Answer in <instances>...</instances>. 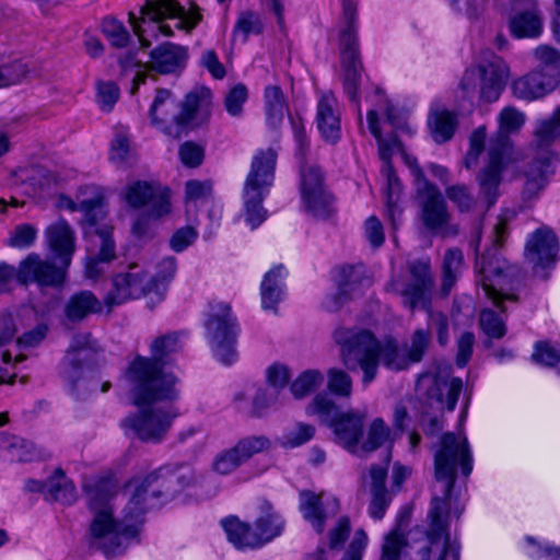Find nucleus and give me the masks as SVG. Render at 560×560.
I'll list each match as a JSON object with an SVG mask.
<instances>
[{"instance_id":"43","label":"nucleus","mask_w":560,"mask_h":560,"mask_svg":"<svg viewBox=\"0 0 560 560\" xmlns=\"http://www.w3.org/2000/svg\"><path fill=\"white\" fill-rule=\"evenodd\" d=\"M265 107L267 122L271 128H277L283 119L287 110L284 95L278 85L267 86L265 90Z\"/></svg>"},{"instance_id":"14","label":"nucleus","mask_w":560,"mask_h":560,"mask_svg":"<svg viewBox=\"0 0 560 560\" xmlns=\"http://www.w3.org/2000/svg\"><path fill=\"white\" fill-rule=\"evenodd\" d=\"M423 185L416 189L415 197L422 224L442 237L456 235L457 228L450 224L452 215L442 192L432 183Z\"/></svg>"},{"instance_id":"63","label":"nucleus","mask_w":560,"mask_h":560,"mask_svg":"<svg viewBox=\"0 0 560 560\" xmlns=\"http://www.w3.org/2000/svg\"><path fill=\"white\" fill-rule=\"evenodd\" d=\"M96 89L97 103L101 109L104 112H110L119 98V88L113 81H100L97 82Z\"/></svg>"},{"instance_id":"33","label":"nucleus","mask_w":560,"mask_h":560,"mask_svg":"<svg viewBox=\"0 0 560 560\" xmlns=\"http://www.w3.org/2000/svg\"><path fill=\"white\" fill-rule=\"evenodd\" d=\"M97 351L96 342L90 332L75 334L66 353L65 361L73 372L81 370L85 362Z\"/></svg>"},{"instance_id":"11","label":"nucleus","mask_w":560,"mask_h":560,"mask_svg":"<svg viewBox=\"0 0 560 560\" xmlns=\"http://www.w3.org/2000/svg\"><path fill=\"white\" fill-rule=\"evenodd\" d=\"M206 337L214 355L223 364H232L237 357L235 349L237 340L236 318L231 314V307L225 303H218L212 307L205 323Z\"/></svg>"},{"instance_id":"53","label":"nucleus","mask_w":560,"mask_h":560,"mask_svg":"<svg viewBox=\"0 0 560 560\" xmlns=\"http://www.w3.org/2000/svg\"><path fill=\"white\" fill-rule=\"evenodd\" d=\"M235 446L244 463H247L254 455L269 450L271 442L265 435H249L241 439Z\"/></svg>"},{"instance_id":"47","label":"nucleus","mask_w":560,"mask_h":560,"mask_svg":"<svg viewBox=\"0 0 560 560\" xmlns=\"http://www.w3.org/2000/svg\"><path fill=\"white\" fill-rule=\"evenodd\" d=\"M390 429L382 418H375L368 430V436L359 443V454H368L383 446L389 439Z\"/></svg>"},{"instance_id":"52","label":"nucleus","mask_w":560,"mask_h":560,"mask_svg":"<svg viewBox=\"0 0 560 560\" xmlns=\"http://www.w3.org/2000/svg\"><path fill=\"white\" fill-rule=\"evenodd\" d=\"M244 463L236 446L223 450L213 459L212 468L220 475H229L235 471Z\"/></svg>"},{"instance_id":"37","label":"nucleus","mask_w":560,"mask_h":560,"mask_svg":"<svg viewBox=\"0 0 560 560\" xmlns=\"http://www.w3.org/2000/svg\"><path fill=\"white\" fill-rule=\"evenodd\" d=\"M320 188H325L323 173L317 166L308 165L301 159V195L303 202L313 205L315 196H323L320 195ZM312 207L320 213L318 208Z\"/></svg>"},{"instance_id":"12","label":"nucleus","mask_w":560,"mask_h":560,"mask_svg":"<svg viewBox=\"0 0 560 560\" xmlns=\"http://www.w3.org/2000/svg\"><path fill=\"white\" fill-rule=\"evenodd\" d=\"M154 402L137 405L141 408L138 412L126 417L121 421V427L130 431L136 438L147 443H160L168 430L174 419L178 416L173 406L152 407Z\"/></svg>"},{"instance_id":"60","label":"nucleus","mask_w":560,"mask_h":560,"mask_svg":"<svg viewBox=\"0 0 560 560\" xmlns=\"http://www.w3.org/2000/svg\"><path fill=\"white\" fill-rule=\"evenodd\" d=\"M212 184L208 180H188L185 185L187 211L196 207L199 200H207L211 197Z\"/></svg>"},{"instance_id":"46","label":"nucleus","mask_w":560,"mask_h":560,"mask_svg":"<svg viewBox=\"0 0 560 560\" xmlns=\"http://www.w3.org/2000/svg\"><path fill=\"white\" fill-rule=\"evenodd\" d=\"M445 195L459 212H472L480 207L479 195L475 197L470 188L465 184L447 186Z\"/></svg>"},{"instance_id":"2","label":"nucleus","mask_w":560,"mask_h":560,"mask_svg":"<svg viewBox=\"0 0 560 560\" xmlns=\"http://www.w3.org/2000/svg\"><path fill=\"white\" fill-rule=\"evenodd\" d=\"M150 348V358L136 357L125 372L131 387L133 405L174 401L178 397L176 377L165 371L168 357L180 349L178 334L160 336Z\"/></svg>"},{"instance_id":"17","label":"nucleus","mask_w":560,"mask_h":560,"mask_svg":"<svg viewBox=\"0 0 560 560\" xmlns=\"http://www.w3.org/2000/svg\"><path fill=\"white\" fill-rule=\"evenodd\" d=\"M508 155V153L498 151L495 148H489L487 162L476 175L480 208L483 211L493 207L501 195L500 186L503 179L502 174L506 167L505 159Z\"/></svg>"},{"instance_id":"48","label":"nucleus","mask_w":560,"mask_h":560,"mask_svg":"<svg viewBox=\"0 0 560 560\" xmlns=\"http://www.w3.org/2000/svg\"><path fill=\"white\" fill-rule=\"evenodd\" d=\"M324 382L323 374L317 370H306L291 384L290 390L294 398L301 399L314 393Z\"/></svg>"},{"instance_id":"35","label":"nucleus","mask_w":560,"mask_h":560,"mask_svg":"<svg viewBox=\"0 0 560 560\" xmlns=\"http://www.w3.org/2000/svg\"><path fill=\"white\" fill-rule=\"evenodd\" d=\"M283 267L279 266L268 271L261 282L260 295L264 310L276 311L277 304L282 300Z\"/></svg>"},{"instance_id":"62","label":"nucleus","mask_w":560,"mask_h":560,"mask_svg":"<svg viewBox=\"0 0 560 560\" xmlns=\"http://www.w3.org/2000/svg\"><path fill=\"white\" fill-rule=\"evenodd\" d=\"M328 388L340 397H349L352 393V380L347 372L330 369L328 371Z\"/></svg>"},{"instance_id":"50","label":"nucleus","mask_w":560,"mask_h":560,"mask_svg":"<svg viewBox=\"0 0 560 560\" xmlns=\"http://www.w3.org/2000/svg\"><path fill=\"white\" fill-rule=\"evenodd\" d=\"M432 137L435 142L442 143L450 140L455 131L456 119L450 112H438L430 119Z\"/></svg>"},{"instance_id":"34","label":"nucleus","mask_w":560,"mask_h":560,"mask_svg":"<svg viewBox=\"0 0 560 560\" xmlns=\"http://www.w3.org/2000/svg\"><path fill=\"white\" fill-rule=\"evenodd\" d=\"M530 8L516 13L510 22L512 34L517 37H537L541 33V19L537 13L534 0H528Z\"/></svg>"},{"instance_id":"25","label":"nucleus","mask_w":560,"mask_h":560,"mask_svg":"<svg viewBox=\"0 0 560 560\" xmlns=\"http://www.w3.org/2000/svg\"><path fill=\"white\" fill-rule=\"evenodd\" d=\"M147 62V69L161 74H170L182 71L188 57L187 48L170 42L153 48Z\"/></svg>"},{"instance_id":"61","label":"nucleus","mask_w":560,"mask_h":560,"mask_svg":"<svg viewBox=\"0 0 560 560\" xmlns=\"http://www.w3.org/2000/svg\"><path fill=\"white\" fill-rule=\"evenodd\" d=\"M37 236V230L34 225L25 223L14 228L11 232L7 244L15 248H28L31 247Z\"/></svg>"},{"instance_id":"56","label":"nucleus","mask_w":560,"mask_h":560,"mask_svg":"<svg viewBox=\"0 0 560 560\" xmlns=\"http://www.w3.org/2000/svg\"><path fill=\"white\" fill-rule=\"evenodd\" d=\"M532 360L537 364L553 368L560 363V347L552 346L548 341H538L534 346Z\"/></svg>"},{"instance_id":"27","label":"nucleus","mask_w":560,"mask_h":560,"mask_svg":"<svg viewBox=\"0 0 560 560\" xmlns=\"http://www.w3.org/2000/svg\"><path fill=\"white\" fill-rule=\"evenodd\" d=\"M45 235L51 252L65 267H69L75 250V237L68 222L58 220L46 229Z\"/></svg>"},{"instance_id":"49","label":"nucleus","mask_w":560,"mask_h":560,"mask_svg":"<svg viewBox=\"0 0 560 560\" xmlns=\"http://www.w3.org/2000/svg\"><path fill=\"white\" fill-rule=\"evenodd\" d=\"M534 56L538 61L536 70L544 71L560 81V52L550 46H539L535 49Z\"/></svg>"},{"instance_id":"42","label":"nucleus","mask_w":560,"mask_h":560,"mask_svg":"<svg viewBox=\"0 0 560 560\" xmlns=\"http://www.w3.org/2000/svg\"><path fill=\"white\" fill-rule=\"evenodd\" d=\"M384 172L387 177V187H386V209H387V218L390 221L394 229L397 226V221L400 219L401 209L398 206L400 194H401V183L392 164H387V168H384Z\"/></svg>"},{"instance_id":"5","label":"nucleus","mask_w":560,"mask_h":560,"mask_svg":"<svg viewBox=\"0 0 560 560\" xmlns=\"http://www.w3.org/2000/svg\"><path fill=\"white\" fill-rule=\"evenodd\" d=\"M410 281L401 290L402 304L412 312L423 308L428 313V331H434L440 346L445 347L450 340V324L447 316L431 310V290L434 285L430 264L425 261H412L409 265Z\"/></svg>"},{"instance_id":"8","label":"nucleus","mask_w":560,"mask_h":560,"mask_svg":"<svg viewBox=\"0 0 560 560\" xmlns=\"http://www.w3.org/2000/svg\"><path fill=\"white\" fill-rule=\"evenodd\" d=\"M277 152L272 148L260 150L253 158L249 173L243 188L245 221L252 230L257 229L266 219L267 210L262 201L275 177Z\"/></svg>"},{"instance_id":"3","label":"nucleus","mask_w":560,"mask_h":560,"mask_svg":"<svg viewBox=\"0 0 560 560\" xmlns=\"http://www.w3.org/2000/svg\"><path fill=\"white\" fill-rule=\"evenodd\" d=\"M506 236V223L499 220L492 230V247L477 258L478 282L485 292V295L492 303L505 312L504 301L517 303L518 295L515 291L518 289L523 273L520 267L511 265L498 252Z\"/></svg>"},{"instance_id":"26","label":"nucleus","mask_w":560,"mask_h":560,"mask_svg":"<svg viewBox=\"0 0 560 560\" xmlns=\"http://www.w3.org/2000/svg\"><path fill=\"white\" fill-rule=\"evenodd\" d=\"M211 104V91L206 86L195 88L179 103L180 109L177 114L179 127L186 130L198 116L206 120L210 115Z\"/></svg>"},{"instance_id":"9","label":"nucleus","mask_w":560,"mask_h":560,"mask_svg":"<svg viewBox=\"0 0 560 560\" xmlns=\"http://www.w3.org/2000/svg\"><path fill=\"white\" fill-rule=\"evenodd\" d=\"M509 67L490 50L481 52L480 62L463 74L459 86L467 97L479 93L488 103L497 101L509 79Z\"/></svg>"},{"instance_id":"20","label":"nucleus","mask_w":560,"mask_h":560,"mask_svg":"<svg viewBox=\"0 0 560 560\" xmlns=\"http://www.w3.org/2000/svg\"><path fill=\"white\" fill-rule=\"evenodd\" d=\"M335 281L337 292L329 295L324 302L325 308L329 312L339 311L345 304L358 296L362 288L369 283L363 265L339 267Z\"/></svg>"},{"instance_id":"57","label":"nucleus","mask_w":560,"mask_h":560,"mask_svg":"<svg viewBox=\"0 0 560 560\" xmlns=\"http://www.w3.org/2000/svg\"><path fill=\"white\" fill-rule=\"evenodd\" d=\"M247 97V88L243 83H238L230 89L224 97V107L228 114L233 117H240Z\"/></svg>"},{"instance_id":"38","label":"nucleus","mask_w":560,"mask_h":560,"mask_svg":"<svg viewBox=\"0 0 560 560\" xmlns=\"http://www.w3.org/2000/svg\"><path fill=\"white\" fill-rule=\"evenodd\" d=\"M300 510L303 517L312 524L317 533L325 528L326 513L323 509L322 498L311 490L300 492Z\"/></svg>"},{"instance_id":"51","label":"nucleus","mask_w":560,"mask_h":560,"mask_svg":"<svg viewBox=\"0 0 560 560\" xmlns=\"http://www.w3.org/2000/svg\"><path fill=\"white\" fill-rule=\"evenodd\" d=\"M102 32L109 43L117 48L126 47L131 38L124 23L114 16L103 19Z\"/></svg>"},{"instance_id":"15","label":"nucleus","mask_w":560,"mask_h":560,"mask_svg":"<svg viewBox=\"0 0 560 560\" xmlns=\"http://www.w3.org/2000/svg\"><path fill=\"white\" fill-rule=\"evenodd\" d=\"M416 386L418 392H423L430 408L453 411L463 389V381L459 377H453L447 382L439 374L422 373L418 376Z\"/></svg>"},{"instance_id":"64","label":"nucleus","mask_w":560,"mask_h":560,"mask_svg":"<svg viewBox=\"0 0 560 560\" xmlns=\"http://www.w3.org/2000/svg\"><path fill=\"white\" fill-rule=\"evenodd\" d=\"M161 218L152 217L150 211H141L133 221L131 232L139 241H147L154 235V225Z\"/></svg>"},{"instance_id":"1","label":"nucleus","mask_w":560,"mask_h":560,"mask_svg":"<svg viewBox=\"0 0 560 560\" xmlns=\"http://www.w3.org/2000/svg\"><path fill=\"white\" fill-rule=\"evenodd\" d=\"M84 491L94 518L90 526L89 545L92 549L103 552L106 557L122 555L132 540L138 541L143 515L128 512L129 501L122 510L120 521L113 518L110 500L114 497V485L110 480L101 479L84 485Z\"/></svg>"},{"instance_id":"18","label":"nucleus","mask_w":560,"mask_h":560,"mask_svg":"<svg viewBox=\"0 0 560 560\" xmlns=\"http://www.w3.org/2000/svg\"><path fill=\"white\" fill-rule=\"evenodd\" d=\"M266 521L268 518H258L256 529L253 530L247 524L231 516L222 520V526L229 541L236 548H257L279 536V523L277 520L273 521V526L270 528L265 526Z\"/></svg>"},{"instance_id":"40","label":"nucleus","mask_w":560,"mask_h":560,"mask_svg":"<svg viewBox=\"0 0 560 560\" xmlns=\"http://www.w3.org/2000/svg\"><path fill=\"white\" fill-rule=\"evenodd\" d=\"M377 361L378 364L382 362L385 368L396 372L408 369L410 364L407 354L400 352L397 341L393 338L380 340Z\"/></svg>"},{"instance_id":"13","label":"nucleus","mask_w":560,"mask_h":560,"mask_svg":"<svg viewBox=\"0 0 560 560\" xmlns=\"http://www.w3.org/2000/svg\"><path fill=\"white\" fill-rule=\"evenodd\" d=\"M153 279L140 265L132 262L121 266L112 276V289L106 293L104 303L108 308L139 299L151 293Z\"/></svg>"},{"instance_id":"6","label":"nucleus","mask_w":560,"mask_h":560,"mask_svg":"<svg viewBox=\"0 0 560 560\" xmlns=\"http://www.w3.org/2000/svg\"><path fill=\"white\" fill-rule=\"evenodd\" d=\"M340 347L342 364L351 372L361 370L362 383L369 385L378 373L377 349L380 340L368 329L340 327L334 331Z\"/></svg>"},{"instance_id":"32","label":"nucleus","mask_w":560,"mask_h":560,"mask_svg":"<svg viewBox=\"0 0 560 560\" xmlns=\"http://www.w3.org/2000/svg\"><path fill=\"white\" fill-rule=\"evenodd\" d=\"M524 124V115L513 107H505L499 116V129L490 139L489 148L510 153V135L518 131Z\"/></svg>"},{"instance_id":"30","label":"nucleus","mask_w":560,"mask_h":560,"mask_svg":"<svg viewBox=\"0 0 560 560\" xmlns=\"http://www.w3.org/2000/svg\"><path fill=\"white\" fill-rule=\"evenodd\" d=\"M357 7L352 0H342V18L346 26L340 32L339 48L341 62H349L360 58L357 30L354 26Z\"/></svg>"},{"instance_id":"36","label":"nucleus","mask_w":560,"mask_h":560,"mask_svg":"<svg viewBox=\"0 0 560 560\" xmlns=\"http://www.w3.org/2000/svg\"><path fill=\"white\" fill-rule=\"evenodd\" d=\"M60 205L62 207H67L71 211H81L84 214V221L88 224L86 234H92L94 229H100L97 226V222L103 217V198L101 196H95L90 199H83L78 203L71 200L70 198H61Z\"/></svg>"},{"instance_id":"29","label":"nucleus","mask_w":560,"mask_h":560,"mask_svg":"<svg viewBox=\"0 0 560 560\" xmlns=\"http://www.w3.org/2000/svg\"><path fill=\"white\" fill-rule=\"evenodd\" d=\"M101 311L102 302L89 290L72 294L63 305L65 320L70 324H79Z\"/></svg>"},{"instance_id":"24","label":"nucleus","mask_w":560,"mask_h":560,"mask_svg":"<svg viewBox=\"0 0 560 560\" xmlns=\"http://www.w3.org/2000/svg\"><path fill=\"white\" fill-rule=\"evenodd\" d=\"M558 253V238L548 228L536 230L527 241L526 255L535 266L547 268L553 265Z\"/></svg>"},{"instance_id":"28","label":"nucleus","mask_w":560,"mask_h":560,"mask_svg":"<svg viewBox=\"0 0 560 560\" xmlns=\"http://www.w3.org/2000/svg\"><path fill=\"white\" fill-rule=\"evenodd\" d=\"M559 80L545 74L541 70H533L523 78L516 80L513 85V93L516 97L523 100H536L553 91Z\"/></svg>"},{"instance_id":"41","label":"nucleus","mask_w":560,"mask_h":560,"mask_svg":"<svg viewBox=\"0 0 560 560\" xmlns=\"http://www.w3.org/2000/svg\"><path fill=\"white\" fill-rule=\"evenodd\" d=\"M464 267V254L459 248H450L445 252L443 258V279H442V293L447 295Z\"/></svg>"},{"instance_id":"59","label":"nucleus","mask_w":560,"mask_h":560,"mask_svg":"<svg viewBox=\"0 0 560 560\" xmlns=\"http://www.w3.org/2000/svg\"><path fill=\"white\" fill-rule=\"evenodd\" d=\"M131 156L129 137L125 131L116 132L110 143V161L118 164H127Z\"/></svg>"},{"instance_id":"44","label":"nucleus","mask_w":560,"mask_h":560,"mask_svg":"<svg viewBox=\"0 0 560 560\" xmlns=\"http://www.w3.org/2000/svg\"><path fill=\"white\" fill-rule=\"evenodd\" d=\"M47 494L62 504H72L77 499L74 485L65 477L61 468L56 469L55 476L48 479Z\"/></svg>"},{"instance_id":"58","label":"nucleus","mask_w":560,"mask_h":560,"mask_svg":"<svg viewBox=\"0 0 560 560\" xmlns=\"http://www.w3.org/2000/svg\"><path fill=\"white\" fill-rule=\"evenodd\" d=\"M480 326L483 332L491 338L500 339L506 331L504 320L492 310H483L480 313Z\"/></svg>"},{"instance_id":"10","label":"nucleus","mask_w":560,"mask_h":560,"mask_svg":"<svg viewBox=\"0 0 560 560\" xmlns=\"http://www.w3.org/2000/svg\"><path fill=\"white\" fill-rule=\"evenodd\" d=\"M560 136V107L544 120L535 132V141L540 151L525 168L523 176V200L532 201L545 188L550 167V153L546 149Z\"/></svg>"},{"instance_id":"19","label":"nucleus","mask_w":560,"mask_h":560,"mask_svg":"<svg viewBox=\"0 0 560 560\" xmlns=\"http://www.w3.org/2000/svg\"><path fill=\"white\" fill-rule=\"evenodd\" d=\"M67 269L61 262L56 266L51 261L43 260L37 254H30L20 262L16 280L23 285L35 282L40 287H58L65 281Z\"/></svg>"},{"instance_id":"16","label":"nucleus","mask_w":560,"mask_h":560,"mask_svg":"<svg viewBox=\"0 0 560 560\" xmlns=\"http://www.w3.org/2000/svg\"><path fill=\"white\" fill-rule=\"evenodd\" d=\"M127 205L136 210L150 211L152 217L162 218L170 213V194L161 185L147 180H135L125 188Z\"/></svg>"},{"instance_id":"23","label":"nucleus","mask_w":560,"mask_h":560,"mask_svg":"<svg viewBox=\"0 0 560 560\" xmlns=\"http://www.w3.org/2000/svg\"><path fill=\"white\" fill-rule=\"evenodd\" d=\"M142 12H154L156 16H171L178 19L176 27L190 32L201 21L199 8L191 3L190 10H186L176 0H147L142 5Z\"/></svg>"},{"instance_id":"45","label":"nucleus","mask_w":560,"mask_h":560,"mask_svg":"<svg viewBox=\"0 0 560 560\" xmlns=\"http://www.w3.org/2000/svg\"><path fill=\"white\" fill-rule=\"evenodd\" d=\"M341 63L343 69V90L349 96L350 101L357 105L359 119L362 120L359 104V85L361 81V72L363 70L361 58Z\"/></svg>"},{"instance_id":"21","label":"nucleus","mask_w":560,"mask_h":560,"mask_svg":"<svg viewBox=\"0 0 560 560\" xmlns=\"http://www.w3.org/2000/svg\"><path fill=\"white\" fill-rule=\"evenodd\" d=\"M96 252H90L85 259L84 272L85 277L91 280H97L105 271L106 266L116 258V244L113 238V228L103 225L94 229L92 234Z\"/></svg>"},{"instance_id":"54","label":"nucleus","mask_w":560,"mask_h":560,"mask_svg":"<svg viewBox=\"0 0 560 560\" xmlns=\"http://www.w3.org/2000/svg\"><path fill=\"white\" fill-rule=\"evenodd\" d=\"M314 434V425L298 422L293 428L288 429L283 433L281 438V444L284 447H298L313 439Z\"/></svg>"},{"instance_id":"22","label":"nucleus","mask_w":560,"mask_h":560,"mask_svg":"<svg viewBox=\"0 0 560 560\" xmlns=\"http://www.w3.org/2000/svg\"><path fill=\"white\" fill-rule=\"evenodd\" d=\"M178 107L179 103L170 90L156 89L149 110L152 125L168 136L179 138L184 129L179 127V120L177 119Z\"/></svg>"},{"instance_id":"31","label":"nucleus","mask_w":560,"mask_h":560,"mask_svg":"<svg viewBox=\"0 0 560 560\" xmlns=\"http://www.w3.org/2000/svg\"><path fill=\"white\" fill-rule=\"evenodd\" d=\"M336 100L324 94L317 105L316 124L322 138L326 142L336 143L340 139V118L336 109Z\"/></svg>"},{"instance_id":"7","label":"nucleus","mask_w":560,"mask_h":560,"mask_svg":"<svg viewBox=\"0 0 560 560\" xmlns=\"http://www.w3.org/2000/svg\"><path fill=\"white\" fill-rule=\"evenodd\" d=\"M306 413L318 416L334 432L335 441L352 454H359V443L363 438L365 410L339 411L337 405L327 396L318 394L306 407Z\"/></svg>"},{"instance_id":"4","label":"nucleus","mask_w":560,"mask_h":560,"mask_svg":"<svg viewBox=\"0 0 560 560\" xmlns=\"http://www.w3.org/2000/svg\"><path fill=\"white\" fill-rule=\"evenodd\" d=\"M194 481L195 472L189 466L155 469L141 480L128 485L126 491L133 487L129 497L128 512L144 515L149 510L162 506Z\"/></svg>"},{"instance_id":"55","label":"nucleus","mask_w":560,"mask_h":560,"mask_svg":"<svg viewBox=\"0 0 560 560\" xmlns=\"http://www.w3.org/2000/svg\"><path fill=\"white\" fill-rule=\"evenodd\" d=\"M431 342L430 331L419 328L416 329L410 339V346L407 350V357L410 363L422 361Z\"/></svg>"},{"instance_id":"39","label":"nucleus","mask_w":560,"mask_h":560,"mask_svg":"<svg viewBox=\"0 0 560 560\" xmlns=\"http://www.w3.org/2000/svg\"><path fill=\"white\" fill-rule=\"evenodd\" d=\"M0 446L8 452L11 460L32 462L43 457L42 452L32 442L20 436H2Z\"/></svg>"}]
</instances>
